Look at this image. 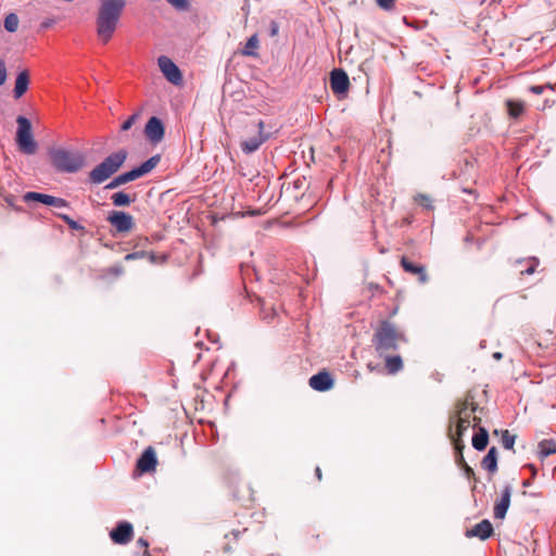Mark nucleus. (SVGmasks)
Instances as JSON below:
<instances>
[{"label":"nucleus","instance_id":"1","mask_svg":"<svg viewBox=\"0 0 556 556\" xmlns=\"http://www.w3.org/2000/svg\"><path fill=\"white\" fill-rule=\"evenodd\" d=\"M126 0H101L96 16V30L102 43H108L117 29Z\"/></svg>","mask_w":556,"mask_h":556},{"label":"nucleus","instance_id":"2","mask_svg":"<svg viewBox=\"0 0 556 556\" xmlns=\"http://www.w3.org/2000/svg\"><path fill=\"white\" fill-rule=\"evenodd\" d=\"M371 342L378 356H381L397 352L400 345L406 342V337L394 324L382 320L376 328Z\"/></svg>","mask_w":556,"mask_h":556},{"label":"nucleus","instance_id":"3","mask_svg":"<svg viewBox=\"0 0 556 556\" xmlns=\"http://www.w3.org/2000/svg\"><path fill=\"white\" fill-rule=\"evenodd\" d=\"M48 155L59 173H77L85 165V155L78 150L54 147L49 149Z\"/></svg>","mask_w":556,"mask_h":556},{"label":"nucleus","instance_id":"4","mask_svg":"<svg viewBox=\"0 0 556 556\" xmlns=\"http://www.w3.org/2000/svg\"><path fill=\"white\" fill-rule=\"evenodd\" d=\"M127 151L118 150L108 155L100 164H98L89 173L91 184L101 185L112 177L123 166L127 160Z\"/></svg>","mask_w":556,"mask_h":556},{"label":"nucleus","instance_id":"5","mask_svg":"<svg viewBox=\"0 0 556 556\" xmlns=\"http://www.w3.org/2000/svg\"><path fill=\"white\" fill-rule=\"evenodd\" d=\"M470 406L471 407H469L468 403L460 404L457 410L455 431L453 432L451 430V439L455 445V448L459 452L464 447L463 437L471 426V415L477 409V405L475 403H471Z\"/></svg>","mask_w":556,"mask_h":556},{"label":"nucleus","instance_id":"6","mask_svg":"<svg viewBox=\"0 0 556 556\" xmlns=\"http://www.w3.org/2000/svg\"><path fill=\"white\" fill-rule=\"evenodd\" d=\"M17 130L15 136V141L18 147V150L26 155H33L36 153L38 149V143L35 141L33 137V128L30 121L20 115L16 118Z\"/></svg>","mask_w":556,"mask_h":556},{"label":"nucleus","instance_id":"7","mask_svg":"<svg viewBox=\"0 0 556 556\" xmlns=\"http://www.w3.org/2000/svg\"><path fill=\"white\" fill-rule=\"evenodd\" d=\"M106 220L121 233L129 232L135 227L134 217L123 211H111Z\"/></svg>","mask_w":556,"mask_h":556},{"label":"nucleus","instance_id":"8","mask_svg":"<svg viewBox=\"0 0 556 556\" xmlns=\"http://www.w3.org/2000/svg\"><path fill=\"white\" fill-rule=\"evenodd\" d=\"M23 200L26 203L36 201V202H40L45 205L53 206V207H58V208L68 206V202L63 198H58V197H53V195L46 194V193L35 192V191H28V192L24 193Z\"/></svg>","mask_w":556,"mask_h":556},{"label":"nucleus","instance_id":"9","mask_svg":"<svg viewBox=\"0 0 556 556\" xmlns=\"http://www.w3.org/2000/svg\"><path fill=\"white\" fill-rule=\"evenodd\" d=\"M157 64H159L161 72L163 73V75L169 83H172L174 85L181 84V81H182L181 72H180L179 67L168 56L161 55L157 59Z\"/></svg>","mask_w":556,"mask_h":556},{"label":"nucleus","instance_id":"10","mask_svg":"<svg viewBox=\"0 0 556 556\" xmlns=\"http://www.w3.org/2000/svg\"><path fill=\"white\" fill-rule=\"evenodd\" d=\"M330 88L338 97L346 94L350 88V79L343 70L334 68L330 72Z\"/></svg>","mask_w":556,"mask_h":556},{"label":"nucleus","instance_id":"11","mask_svg":"<svg viewBox=\"0 0 556 556\" xmlns=\"http://www.w3.org/2000/svg\"><path fill=\"white\" fill-rule=\"evenodd\" d=\"M134 528L128 521H119L110 532V538L115 544L125 545L132 540Z\"/></svg>","mask_w":556,"mask_h":556},{"label":"nucleus","instance_id":"12","mask_svg":"<svg viewBox=\"0 0 556 556\" xmlns=\"http://www.w3.org/2000/svg\"><path fill=\"white\" fill-rule=\"evenodd\" d=\"M257 134L252 136L241 142V150L245 154H251L258 150V148L266 141L268 138L267 135L263 134L264 123L260 121L256 125Z\"/></svg>","mask_w":556,"mask_h":556},{"label":"nucleus","instance_id":"13","mask_svg":"<svg viewBox=\"0 0 556 556\" xmlns=\"http://www.w3.org/2000/svg\"><path fill=\"white\" fill-rule=\"evenodd\" d=\"M156 453L152 446H148L137 459L136 468L141 473L153 471L156 467Z\"/></svg>","mask_w":556,"mask_h":556},{"label":"nucleus","instance_id":"14","mask_svg":"<svg viewBox=\"0 0 556 556\" xmlns=\"http://www.w3.org/2000/svg\"><path fill=\"white\" fill-rule=\"evenodd\" d=\"M164 125L159 117L152 116L149 118L144 128V134L151 142H160L164 138Z\"/></svg>","mask_w":556,"mask_h":556},{"label":"nucleus","instance_id":"15","mask_svg":"<svg viewBox=\"0 0 556 556\" xmlns=\"http://www.w3.org/2000/svg\"><path fill=\"white\" fill-rule=\"evenodd\" d=\"M513 488L510 484H506L501 494V498L494 505V518L504 519L510 505V497Z\"/></svg>","mask_w":556,"mask_h":556},{"label":"nucleus","instance_id":"16","mask_svg":"<svg viewBox=\"0 0 556 556\" xmlns=\"http://www.w3.org/2000/svg\"><path fill=\"white\" fill-rule=\"evenodd\" d=\"M333 379L327 371H320L309 378V387L316 391L325 392L331 389Z\"/></svg>","mask_w":556,"mask_h":556},{"label":"nucleus","instance_id":"17","mask_svg":"<svg viewBox=\"0 0 556 556\" xmlns=\"http://www.w3.org/2000/svg\"><path fill=\"white\" fill-rule=\"evenodd\" d=\"M493 533L492 523L488 519H483L479 523L475 525L471 529L466 531L467 538L477 536L480 540L489 539Z\"/></svg>","mask_w":556,"mask_h":556},{"label":"nucleus","instance_id":"18","mask_svg":"<svg viewBox=\"0 0 556 556\" xmlns=\"http://www.w3.org/2000/svg\"><path fill=\"white\" fill-rule=\"evenodd\" d=\"M401 266L406 273L417 275L420 283H426L428 281L429 278L426 273L425 266L413 263L406 256H402Z\"/></svg>","mask_w":556,"mask_h":556},{"label":"nucleus","instance_id":"19","mask_svg":"<svg viewBox=\"0 0 556 556\" xmlns=\"http://www.w3.org/2000/svg\"><path fill=\"white\" fill-rule=\"evenodd\" d=\"M138 175L137 173L135 172V169L132 168L131 170L129 172H125L116 177H114L106 186H105V189H109V190H112V189H116L118 188L119 186L122 185H126L130 181H134L136 179H138Z\"/></svg>","mask_w":556,"mask_h":556},{"label":"nucleus","instance_id":"20","mask_svg":"<svg viewBox=\"0 0 556 556\" xmlns=\"http://www.w3.org/2000/svg\"><path fill=\"white\" fill-rule=\"evenodd\" d=\"M380 357L386 361V369L389 374L394 375L402 370L403 361L402 357L395 352L388 355H381Z\"/></svg>","mask_w":556,"mask_h":556},{"label":"nucleus","instance_id":"21","mask_svg":"<svg viewBox=\"0 0 556 556\" xmlns=\"http://www.w3.org/2000/svg\"><path fill=\"white\" fill-rule=\"evenodd\" d=\"M29 75L27 71H22L17 74L14 86V98H21L28 89Z\"/></svg>","mask_w":556,"mask_h":556},{"label":"nucleus","instance_id":"22","mask_svg":"<svg viewBox=\"0 0 556 556\" xmlns=\"http://www.w3.org/2000/svg\"><path fill=\"white\" fill-rule=\"evenodd\" d=\"M489 443V433L485 428L480 427L472 437V446L477 451H483Z\"/></svg>","mask_w":556,"mask_h":556},{"label":"nucleus","instance_id":"23","mask_svg":"<svg viewBox=\"0 0 556 556\" xmlns=\"http://www.w3.org/2000/svg\"><path fill=\"white\" fill-rule=\"evenodd\" d=\"M481 465H482V467L485 470H488V471H490L492 473L497 470V451H496V447L492 446L489 450L486 455L483 457Z\"/></svg>","mask_w":556,"mask_h":556},{"label":"nucleus","instance_id":"24","mask_svg":"<svg viewBox=\"0 0 556 556\" xmlns=\"http://www.w3.org/2000/svg\"><path fill=\"white\" fill-rule=\"evenodd\" d=\"M161 156L159 154H155L144 161L141 165L138 167H135V172L137 173L138 177H142L143 175L150 173L153 168L156 167V165L160 163Z\"/></svg>","mask_w":556,"mask_h":556},{"label":"nucleus","instance_id":"25","mask_svg":"<svg viewBox=\"0 0 556 556\" xmlns=\"http://www.w3.org/2000/svg\"><path fill=\"white\" fill-rule=\"evenodd\" d=\"M538 453L540 458L544 459L549 455L556 453V441L554 440H542L538 444Z\"/></svg>","mask_w":556,"mask_h":556},{"label":"nucleus","instance_id":"26","mask_svg":"<svg viewBox=\"0 0 556 556\" xmlns=\"http://www.w3.org/2000/svg\"><path fill=\"white\" fill-rule=\"evenodd\" d=\"M111 200L114 206L124 207L129 206L135 201V198H131L124 191H118L111 195Z\"/></svg>","mask_w":556,"mask_h":556},{"label":"nucleus","instance_id":"27","mask_svg":"<svg viewBox=\"0 0 556 556\" xmlns=\"http://www.w3.org/2000/svg\"><path fill=\"white\" fill-rule=\"evenodd\" d=\"M518 264H526V267L520 269V274L521 275H532L534 274V271L536 270V267L539 266L540 264V261L538 257H529L527 260H519L517 261Z\"/></svg>","mask_w":556,"mask_h":556},{"label":"nucleus","instance_id":"28","mask_svg":"<svg viewBox=\"0 0 556 556\" xmlns=\"http://www.w3.org/2000/svg\"><path fill=\"white\" fill-rule=\"evenodd\" d=\"M258 47V38H257V35H253L251 36L247 42H245V46L243 48V51L242 53L244 55H255V49Z\"/></svg>","mask_w":556,"mask_h":556},{"label":"nucleus","instance_id":"29","mask_svg":"<svg viewBox=\"0 0 556 556\" xmlns=\"http://www.w3.org/2000/svg\"><path fill=\"white\" fill-rule=\"evenodd\" d=\"M414 201L425 210L432 211L434 208L431 198L427 194L418 193L414 197Z\"/></svg>","mask_w":556,"mask_h":556},{"label":"nucleus","instance_id":"30","mask_svg":"<svg viewBox=\"0 0 556 556\" xmlns=\"http://www.w3.org/2000/svg\"><path fill=\"white\" fill-rule=\"evenodd\" d=\"M18 27V17L15 13H10L4 18V28L9 33L16 31Z\"/></svg>","mask_w":556,"mask_h":556},{"label":"nucleus","instance_id":"31","mask_svg":"<svg viewBox=\"0 0 556 556\" xmlns=\"http://www.w3.org/2000/svg\"><path fill=\"white\" fill-rule=\"evenodd\" d=\"M261 316L263 320L271 323L274 318L278 316V311L274 306L267 307L265 304H263L261 309Z\"/></svg>","mask_w":556,"mask_h":556},{"label":"nucleus","instance_id":"32","mask_svg":"<svg viewBox=\"0 0 556 556\" xmlns=\"http://www.w3.org/2000/svg\"><path fill=\"white\" fill-rule=\"evenodd\" d=\"M516 437L510 434L508 430L502 432V445L506 450H513Z\"/></svg>","mask_w":556,"mask_h":556},{"label":"nucleus","instance_id":"33","mask_svg":"<svg viewBox=\"0 0 556 556\" xmlns=\"http://www.w3.org/2000/svg\"><path fill=\"white\" fill-rule=\"evenodd\" d=\"M173 8L178 11L186 12L190 9L189 0H166Z\"/></svg>","mask_w":556,"mask_h":556},{"label":"nucleus","instance_id":"34","mask_svg":"<svg viewBox=\"0 0 556 556\" xmlns=\"http://www.w3.org/2000/svg\"><path fill=\"white\" fill-rule=\"evenodd\" d=\"M507 105H508L509 115L515 117V118L520 116L521 113L523 112V106H522L521 103H514L511 101H508Z\"/></svg>","mask_w":556,"mask_h":556},{"label":"nucleus","instance_id":"35","mask_svg":"<svg viewBox=\"0 0 556 556\" xmlns=\"http://www.w3.org/2000/svg\"><path fill=\"white\" fill-rule=\"evenodd\" d=\"M58 217H60L73 230L83 229V226L66 214H58Z\"/></svg>","mask_w":556,"mask_h":556},{"label":"nucleus","instance_id":"36","mask_svg":"<svg viewBox=\"0 0 556 556\" xmlns=\"http://www.w3.org/2000/svg\"><path fill=\"white\" fill-rule=\"evenodd\" d=\"M138 118V114L135 113L132 115H130L123 124H122V127L121 129L123 131H126L128 129H130L132 127V125L135 124V122L137 121Z\"/></svg>","mask_w":556,"mask_h":556},{"label":"nucleus","instance_id":"37","mask_svg":"<svg viewBox=\"0 0 556 556\" xmlns=\"http://www.w3.org/2000/svg\"><path fill=\"white\" fill-rule=\"evenodd\" d=\"M376 1H377V4L381 9L390 11L394 8L396 0H376Z\"/></svg>","mask_w":556,"mask_h":556},{"label":"nucleus","instance_id":"38","mask_svg":"<svg viewBox=\"0 0 556 556\" xmlns=\"http://www.w3.org/2000/svg\"><path fill=\"white\" fill-rule=\"evenodd\" d=\"M547 88L551 89L552 88L551 85H534V86L529 87V91L534 94H542L544 92V90Z\"/></svg>","mask_w":556,"mask_h":556},{"label":"nucleus","instance_id":"39","mask_svg":"<svg viewBox=\"0 0 556 556\" xmlns=\"http://www.w3.org/2000/svg\"><path fill=\"white\" fill-rule=\"evenodd\" d=\"M7 79V68L3 60L0 59V86L5 83Z\"/></svg>","mask_w":556,"mask_h":556},{"label":"nucleus","instance_id":"40","mask_svg":"<svg viewBox=\"0 0 556 556\" xmlns=\"http://www.w3.org/2000/svg\"><path fill=\"white\" fill-rule=\"evenodd\" d=\"M279 31V24L276 21H271L269 24V35L271 37L276 36Z\"/></svg>","mask_w":556,"mask_h":556},{"label":"nucleus","instance_id":"41","mask_svg":"<svg viewBox=\"0 0 556 556\" xmlns=\"http://www.w3.org/2000/svg\"><path fill=\"white\" fill-rule=\"evenodd\" d=\"M137 544L139 546H141V547H144V548H148V546H149L148 541L146 539H143V538L138 539Z\"/></svg>","mask_w":556,"mask_h":556},{"label":"nucleus","instance_id":"42","mask_svg":"<svg viewBox=\"0 0 556 556\" xmlns=\"http://www.w3.org/2000/svg\"><path fill=\"white\" fill-rule=\"evenodd\" d=\"M465 472L468 477L475 475L472 468L469 467L468 465H465Z\"/></svg>","mask_w":556,"mask_h":556},{"label":"nucleus","instance_id":"43","mask_svg":"<svg viewBox=\"0 0 556 556\" xmlns=\"http://www.w3.org/2000/svg\"><path fill=\"white\" fill-rule=\"evenodd\" d=\"M139 255V253H129L125 256L126 260H134V258H137Z\"/></svg>","mask_w":556,"mask_h":556},{"label":"nucleus","instance_id":"44","mask_svg":"<svg viewBox=\"0 0 556 556\" xmlns=\"http://www.w3.org/2000/svg\"><path fill=\"white\" fill-rule=\"evenodd\" d=\"M315 475H316V477H317V479H318V480H320V479H321V470H320V468H319V467H316V469H315Z\"/></svg>","mask_w":556,"mask_h":556},{"label":"nucleus","instance_id":"45","mask_svg":"<svg viewBox=\"0 0 556 556\" xmlns=\"http://www.w3.org/2000/svg\"><path fill=\"white\" fill-rule=\"evenodd\" d=\"M502 356H503V355H502V353H501V352H495V353L493 354V357H494L495 359H501V358H502Z\"/></svg>","mask_w":556,"mask_h":556},{"label":"nucleus","instance_id":"46","mask_svg":"<svg viewBox=\"0 0 556 556\" xmlns=\"http://www.w3.org/2000/svg\"><path fill=\"white\" fill-rule=\"evenodd\" d=\"M5 201L9 205L13 206V201L11 197L5 198Z\"/></svg>","mask_w":556,"mask_h":556},{"label":"nucleus","instance_id":"47","mask_svg":"<svg viewBox=\"0 0 556 556\" xmlns=\"http://www.w3.org/2000/svg\"><path fill=\"white\" fill-rule=\"evenodd\" d=\"M472 420L475 421L473 427H477L478 422L480 421V418L473 417Z\"/></svg>","mask_w":556,"mask_h":556},{"label":"nucleus","instance_id":"48","mask_svg":"<svg viewBox=\"0 0 556 556\" xmlns=\"http://www.w3.org/2000/svg\"><path fill=\"white\" fill-rule=\"evenodd\" d=\"M522 485H523V486H529V485H530V481H529V480H525V481L522 482Z\"/></svg>","mask_w":556,"mask_h":556},{"label":"nucleus","instance_id":"49","mask_svg":"<svg viewBox=\"0 0 556 556\" xmlns=\"http://www.w3.org/2000/svg\"><path fill=\"white\" fill-rule=\"evenodd\" d=\"M528 466H529V468H531V469H532L533 475H535V468H534V466H533V465H528Z\"/></svg>","mask_w":556,"mask_h":556},{"label":"nucleus","instance_id":"50","mask_svg":"<svg viewBox=\"0 0 556 556\" xmlns=\"http://www.w3.org/2000/svg\"><path fill=\"white\" fill-rule=\"evenodd\" d=\"M386 252V249L384 248H381L380 249V253H384Z\"/></svg>","mask_w":556,"mask_h":556},{"label":"nucleus","instance_id":"51","mask_svg":"<svg viewBox=\"0 0 556 556\" xmlns=\"http://www.w3.org/2000/svg\"><path fill=\"white\" fill-rule=\"evenodd\" d=\"M150 258H151V261H154V255H153V254H151V255H150Z\"/></svg>","mask_w":556,"mask_h":556}]
</instances>
